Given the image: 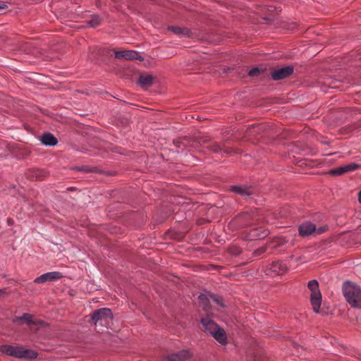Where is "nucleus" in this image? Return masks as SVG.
Returning a JSON list of instances; mask_svg holds the SVG:
<instances>
[{
	"mask_svg": "<svg viewBox=\"0 0 361 361\" xmlns=\"http://www.w3.org/2000/svg\"><path fill=\"white\" fill-rule=\"evenodd\" d=\"M343 293L352 307L361 308V288L359 286L353 282H345L343 285Z\"/></svg>",
	"mask_w": 361,
	"mask_h": 361,
	"instance_id": "1",
	"label": "nucleus"
},
{
	"mask_svg": "<svg viewBox=\"0 0 361 361\" xmlns=\"http://www.w3.org/2000/svg\"><path fill=\"white\" fill-rule=\"evenodd\" d=\"M0 351L18 358L34 359L37 356V353L30 349H25L22 346H13L10 345H3L0 346Z\"/></svg>",
	"mask_w": 361,
	"mask_h": 361,
	"instance_id": "2",
	"label": "nucleus"
},
{
	"mask_svg": "<svg viewBox=\"0 0 361 361\" xmlns=\"http://www.w3.org/2000/svg\"><path fill=\"white\" fill-rule=\"evenodd\" d=\"M307 288L311 292L310 302L312 310L314 312L318 313L322 304V293L318 281L315 279L310 281L307 283Z\"/></svg>",
	"mask_w": 361,
	"mask_h": 361,
	"instance_id": "3",
	"label": "nucleus"
},
{
	"mask_svg": "<svg viewBox=\"0 0 361 361\" xmlns=\"http://www.w3.org/2000/svg\"><path fill=\"white\" fill-rule=\"evenodd\" d=\"M98 51L102 52V54H109L110 52L114 54V58L119 61H133V60H139L143 61V57L139 54V53L136 51L133 50H121L116 51L115 49L111 50H98Z\"/></svg>",
	"mask_w": 361,
	"mask_h": 361,
	"instance_id": "4",
	"label": "nucleus"
},
{
	"mask_svg": "<svg viewBox=\"0 0 361 361\" xmlns=\"http://www.w3.org/2000/svg\"><path fill=\"white\" fill-rule=\"evenodd\" d=\"M113 318L111 310L109 308H101L93 312L92 321L97 326H107Z\"/></svg>",
	"mask_w": 361,
	"mask_h": 361,
	"instance_id": "5",
	"label": "nucleus"
},
{
	"mask_svg": "<svg viewBox=\"0 0 361 361\" xmlns=\"http://www.w3.org/2000/svg\"><path fill=\"white\" fill-rule=\"evenodd\" d=\"M63 276L62 274L59 271H51L44 274L34 280L36 283H44L48 281H54L61 279Z\"/></svg>",
	"mask_w": 361,
	"mask_h": 361,
	"instance_id": "6",
	"label": "nucleus"
},
{
	"mask_svg": "<svg viewBox=\"0 0 361 361\" xmlns=\"http://www.w3.org/2000/svg\"><path fill=\"white\" fill-rule=\"evenodd\" d=\"M358 168V164L351 163L343 166L333 169L329 171V173L334 176H340L347 172L355 171Z\"/></svg>",
	"mask_w": 361,
	"mask_h": 361,
	"instance_id": "7",
	"label": "nucleus"
},
{
	"mask_svg": "<svg viewBox=\"0 0 361 361\" xmlns=\"http://www.w3.org/2000/svg\"><path fill=\"white\" fill-rule=\"evenodd\" d=\"M20 321H23L25 322L28 326H31L32 325L35 326H40L42 325L44 323L42 321H36L32 319V315L25 313L22 317H16L13 319V322L15 323H18Z\"/></svg>",
	"mask_w": 361,
	"mask_h": 361,
	"instance_id": "8",
	"label": "nucleus"
},
{
	"mask_svg": "<svg viewBox=\"0 0 361 361\" xmlns=\"http://www.w3.org/2000/svg\"><path fill=\"white\" fill-rule=\"evenodd\" d=\"M202 324L205 331L211 335L219 328V326L208 317L202 319Z\"/></svg>",
	"mask_w": 361,
	"mask_h": 361,
	"instance_id": "9",
	"label": "nucleus"
},
{
	"mask_svg": "<svg viewBox=\"0 0 361 361\" xmlns=\"http://www.w3.org/2000/svg\"><path fill=\"white\" fill-rule=\"evenodd\" d=\"M168 30L172 32L175 35L180 37H192V33L191 30L187 27H183L179 26H169Z\"/></svg>",
	"mask_w": 361,
	"mask_h": 361,
	"instance_id": "10",
	"label": "nucleus"
},
{
	"mask_svg": "<svg viewBox=\"0 0 361 361\" xmlns=\"http://www.w3.org/2000/svg\"><path fill=\"white\" fill-rule=\"evenodd\" d=\"M314 231H316L315 225L310 222L303 223L299 227V234L302 237L308 236Z\"/></svg>",
	"mask_w": 361,
	"mask_h": 361,
	"instance_id": "11",
	"label": "nucleus"
},
{
	"mask_svg": "<svg viewBox=\"0 0 361 361\" xmlns=\"http://www.w3.org/2000/svg\"><path fill=\"white\" fill-rule=\"evenodd\" d=\"M293 73V69H276L271 73L274 80H279L288 77Z\"/></svg>",
	"mask_w": 361,
	"mask_h": 361,
	"instance_id": "12",
	"label": "nucleus"
},
{
	"mask_svg": "<svg viewBox=\"0 0 361 361\" xmlns=\"http://www.w3.org/2000/svg\"><path fill=\"white\" fill-rule=\"evenodd\" d=\"M190 356L188 350H182L176 353L171 354L167 358L168 361H185Z\"/></svg>",
	"mask_w": 361,
	"mask_h": 361,
	"instance_id": "13",
	"label": "nucleus"
},
{
	"mask_svg": "<svg viewBox=\"0 0 361 361\" xmlns=\"http://www.w3.org/2000/svg\"><path fill=\"white\" fill-rule=\"evenodd\" d=\"M40 141L46 146H54L57 144V139L51 133H44L41 137Z\"/></svg>",
	"mask_w": 361,
	"mask_h": 361,
	"instance_id": "14",
	"label": "nucleus"
},
{
	"mask_svg": "<svg viewBox=\"0 0 361 361\" xmlns=\"http://www.w3.org/2000/svg\"><path fill=\"white\" fill-rule=\"evenodd\" d=\"M269 233L268 230L262 228H254L250 231V238L252 240L257 238H263Z\"/></svg>",
	"mask_w": 361,
	"mask_h": 361,
	"instance_id": "15",
	"label": "nucleus"
},
{
	"mask_svg": "<svg viewBox=\"0 0 361 361\" xmlns=\"http://www.w3.org/2000/svg\"><path fill=\"white\" fill-rule=\"evenodd\" d=\"M212 336L221 344L224 345L227 342L226 335L225 331L219 328L215 332L212 334Z\"/></svg>",
	"mask_w": 361,
	"mask_h": 361,
	"instance_id": "16",
	"label": "nucleus"
},
{
	"mask_svg": "<svg viewBox=\"0 0 361 361\" xmlns=\"http://www.w3.org/2000/svg\"><path fill=\"white\" fill-rule=\"evenodd\" d=\"M253 219V214L245 212L240 214L238 217V221L242 226H247L250 224V220Z\"/></svg>",
	"mask_w": 361,
	"mask_h": 361,
	"instance_id": "17",
	"label": "nucleus"
},
{
	"mask_svg": "<svg viewBox=\"0 0 361 361\" xmlns=\"http://www.w3.org/2000/svg\"><path fill=\"white\" fill-rule=\"evenodd\" d=\"M153 77L150 75L142 74L139 78V84L143 87H148L153 83Z\"/></svg>",
	"mask_w": 361,
	"mask_h": 361,
	"instance_id": "18",
	"label": "nucleus"
},
{
	"mask_svg": "<svg viewBox=\"0 0 361 361\" xmlns=\"http://www.w3.org/2000/svg\"><path fill=\"white\" fill-rule=\"evenodd\" d=\"M232 190L245 197L250 196L252 194L250 189L246 187L233 186Z\"/></svg>",
	"mask_w": 361,
	"mask_h": 361,
	"instance_id": "19",
	"label": "nucleus"
},
{
	"mask_svg": "<svg viewBox=\"0 0 361 361\" xmlns=\"http://www.w3.org/2000/svg\"><path fill=\"white\" fill-rule=\"evenodd\" d=\"M102 23V18L98 15H93L91 18L87 21V25L92 27H98Z\"/></svg>",
	"mask_w": 361,
	"mask_h": 361,
	"instance_id": "20",
	"label": "nucleus"
},
{
	"mask_svg": "<svg viewBox=\"0 0 361 361\" xmlns=\"http://www.w3.org/2000/svg\"><path fill=\"white\" fill-rule=\"evenodd\" d=\"M199 301L202 306L204 310L208 312L209 310V299L204 295H201L198 297Z\"/></svg>",
	"mask_w": 361,
	"mask_h": 361,
	"instance_id": "21",
	"label": "nucleus"
},
{
	"mask_svg": "<svg viewBox=\"0 0 361 361\" xmlns=\"http://www.w3.org/2000/svg\"><path fill=\"white\" fill-rule=\"evenodd\" d=\"M31 173L32 174L29 175V177L34 180H41L43 177V172L39 169H35Z\"/></svg>",
	"mask_w": 361,
	"mask_h": 361,
	"instance_id": "22",
	"label": "nucleus"
},
{
	"mask_svg": "<svg viewBox=\"0 0 361 361\" xmlns=\"http://www.w3.org/2000/svg\"><path fill=\"white\" fill-rule=\"evenodd\" d=\"M271 269H273L275 272H280L281 271H284L286 269V266L283 264L281 262H273L271 265Z\"/></svg>",
	"mask_w": 361,
	"mask_h": 361,
	"instance_id": "23",
	"label": "nucleus"
},
{
	"mask_svg": "<svg viewBox=\"0 0 361 361\" xmlns=\"http://www.w3.org/2000/svg\"><path fill=\"white\" fill-rule=\"evenodd\" d=\"M264 68H294L293 65H286V64H279V63H272V64H266Z\"/></svg>",
	"mask_w": 361,
	"mask_h": 361,
	"instance_id": "24",
	"label": "nucleus"
},
{
	"mask_svg": "<svg viewBox=\"0 0 361 361\" xmlns=\"http://www.w3.org/2000/svg\"><path fill=\"white\" fill-rule=\"evenodd\" d=\"M264 69H250L248 72L250 77H257L262 74Z\"/></svg>",
	"mask_w": 361,
	"mask_h": 361,
	"instance_id": "25",
	"label": "nucleus"
},
{
	"mask_svg": "<svg viewBox=\"0 0 361 361\" xmlns=\"http://www.w3.org/2000/svg\"><path fill=\"white\" fill-rule=\"evenodd\" d=\"M210 298L216 305H219L221 307H224V304H223V302H222V298L221 297H219V296L215 295H210Z\"/></svg>",
	"mask_w": 361,
	"mask_h": 361,
	"instance_id": "26",
	"label": "nucleus"
},
{
	"mask_svg": "<svg viewBox=\"0 0 361 361\" xmlns=\"http://www.w3.org/2000/svg\"><path fill=\"white\" fill-rule=\"evenodd\" d=\"M267 247L266 246L262 247L257 249L255 251V253L257 255H260L263 254L267 250Z\"/></svg>",
	"mask_w": 361,
	"mask_h": 361,
	"instance_id": "27",
	"label": "nucleus"
},
{
	"mask_svg": "<svg viewBox=\"0 0 361 361\" xmlns=\"http://www.w3.org/2000/svg\"><path fill=\"white\" fill-rule=\"evenodd\" d=\"M326 230V227H320L318 229L316 228V231L315 232L317 234H321V233H324Z\"/></svg>",
	"mask_w": 361,
	"mask_h": 361,
	"instance_id": "28",
	"label": "nucleus"
},
{
	"mask_svg": "<svg viewBox=\"0 0 361 361\" xmlns=\"http://www.w3.org/2000/svg\"><path fill=\"white\" fill-rule=\"evenodd\" d=\"M78 170L85 171V172H90L91 170L87 166H82L78 168Z\"/></svg>",
	"mask_w": 361,
	"mask_h": 361,
	"instance_id": "29",
	"label": "nucleus"
},
{
	"mask_svg": "<svg viewBox=\"0 0 361 361\" xmlns=\"http://www.w3.org/2000/svg\"><path fill=\"white\" fill-rule=\"evenodd\" d=\"M6 8H7V5L5 4V2L0 1V9H4Z\"/></svg>",
	"mask_w": 361,
	"mask_h": 361,
	"instance_id": "30",
	"label": "nucleus"
},
{
	"mask_svg": "<svg viewBox=\"0 0 361 361\" xmlns=\"http://www.w3.org/2000/svg\"><path fill=\"white\" fill-rule=\"evenodd\" d=\"M212 149L214 151V152H219V150L220 149V146L218 145H214V147H212Z\"/></svg>",
	"mask_w": 361,
	"mask_h": 361,
	"instance_id": "31",
	"label": "nucleus"
},
{
	"mask_svg": "<svg viewBox=\"0 0 361 361\" xmlns=\"http://www.w3.org/2000/svg\"><path fill=\"white\" fill-rule=\"evenodd\" d=\"M238 68H260V67L258 66H239Z\"/></svg>",
	"mask_w": 361,
	"mask_h": 361,
	"instance_id": "32",
	"label": "nucleus"
},
{
	"mask_svg": "<svg viewBox=\"0 0 361 361\" xmlns=\"http://www.w3.org/2000/svg\"><path fill=\"white\" fill-rule=\"evenodd\" d=\"M13 224V219H8V225H12Z\"/></svg>",
	"mask_w": 361,
	"mask_h": 361,
	"instance_id": "33",
	"label": "nucleus"
},
{
	"mask_svg": "<svg viewBox=\"0 0 361 361\" xmlns=\"http://www.w3.org/2000/svg\"><path fill=\"white\" fill-rule=\"evenodd\" d=\"M358 201L361 203V191L358 193Z\"/></svg>",
	"mask_w": 361,
	"mask_h": 361,
	"instance_id": "34",
	"label": "nucleus"
},
{
	"mask_svg": "<svg viewBox=\"0 0 361 361\" xmlns=\"http://www.w3.org/2000/svg\"><path fill=\"white\" fill-rule=\"evenodd\" d=\"M223 68H230V67H229L228 66H224V67H223Z\"/></svg>",
	"mask_w": 361,
	"mask_h": 361,
	"instance_id": "35",
	"label": "nucleus"
},
{
	"mask_svg": "<svg viewBox=\"0 0 361 361\" xmlns=\"http://www.w3.org/2000/svg\"><path fill=\"white\" fill-rule=\"evenodd\" d=\"M2 293H4V290L0 289V295H1Z\"/></svg>",
	"mask_w": 361,
	"mask_h": 361,
	"instance_id": "36",
	"label": "nucleus"
}]
</instances>
